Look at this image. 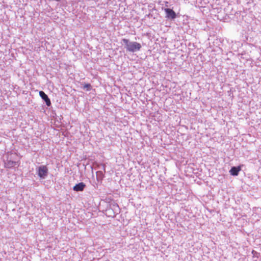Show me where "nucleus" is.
I'll list each match as a JSON object with an SVG mask.
<instances>
[{"instance_id": "5", "label": "nucleus", "mask_w": 261, "mask_h": 261, "mask_svg": "<svg viewBox=\"0 0 261 261\" xmlns=\"http://www.w3.org/2000/svg\"><path fill=\"white\" fill-rule=\"evenodd\" d=\"M40 96L44 100L47 106H50L51 102L48 96L42 91L39 92Z\"/></svg>"}, {"instance_id": "9", "label": "nucleus", "mask_w": 261, "mask_h": 261, "mask_svg": "<svg viewBox=\"0 0 261 261\" xmlns=\"http://www.w3.org/2000/svg\"><path fill=\"white\" fill-rule=\"evenodd\" d=\"M253 257H258V253L254 250L252 251Z\"/></svg>"}, {"instance_id": "8", "label": "nucleus", "mask_w": 261, "mask_h": 261, "mask_svg": "<svg viewBox=\"0 0 261 261\" xmlns=\"http://www.w3.org/2000/svg\"><path fill=\"white\" fill-rule=\"evenodd\" d=\"M84 89H86L87 91H90L91 89V86L89 84H85L84 86Z\"/></svg>"}, {"instance_id": "1", "label": "nucleus", "mask_w": 261, "mask_h": 261, "mask_svg": "<svg viewBox=\"0 0 261 261\" xmlns=\"http://www.w3.org/2000/svg\"><path fill=\"white\" fill-rule=\"evenodd\" d=\"M122 41L125 44L126 50L130 52L134 53L139 51L142 47L139 43L131 42L126 39H123Z\"/></svg>"}, {"instance_id": "11", "label": "nucleus", "mask_w": 261, "mask_h": 261, "mask_svg": "<svg viewBox=\"0 0 261 261\" xmlns=\"http://www.w3.org/2000/svg\"><path fill=\"white\" fill-rule=\"evenodd\" d=\"M253 261H257V260H253Z\"/></svg>"}, {"instance_id": "4", "label": "nucleus", "mask_w": 261, "mask_h": 261, "mask_svg": "<svg viewBox=\"0 0 261 261\" xmlns=\"http://www.w3.org/2000/svg\"><path fill=\"white\" fill-rule=\"evenodd\" d=\"M85 187H86V185L84 182H81L77 184H76L73 187V190L76 192H81V191H84Z\"/></svg>"}, {"instance_id": "3", "label": "nucleus", "mask_w": 261, "mask_h": 261, "mask_svg": "<svg viewBox=\"0 0 261 261\" xmlns=\"http://www.w3.org/2000/svg\"><path fill=\"white\" fill-rule=\"evenodd\" d=\"M164 11L166 13V17L167 18L173 20L176 17V14L173 10L169 8H165Z\"/></svg>"}, {"instance_id": "6", "label": "nucleus", "mask_w": 261, "mask_h": 261, "mask_svg": "<svg viewBox=\"0 0 261 261\" xmlns=\"http://www.w3.org/2000/svg\"><path fill=\"white\" fill-rule=\"evenodd\" d=\"M241 170L240 167H232L229 171L231 175L237 176L238 175L239 171Z\"/></svg>"}, {"instance_id": "10", "label": "nucleus", "mask_w": 261, "mask_h": 261, "mask_svg": "<svg viewBox=\"0 0 261 261\" xmlns=\"http://www.w3.org/2000/svg\"><path fill=\"white\" fill-rule=\"evenodd\" d=\"M98 173H101V172H97V174H98Z\"/></svg>"}, {"instance_id": "7", "label": "nucleus", "mask_w": 261, "mask_h": 261, "mask_svg": "<svg viewBox=\"0 0 261 261\" xmlns=\"http://www.w3.org/2000/svg\"><path fill=\"white\" fill-rule=\"evenodd\" d=\"M17 165V163L15 161L8 160L5 162V167L8 168H12Z\"/></svg>"}, {"instance_id": "2", "label": "nucleus", "mask_w": 261, "mask_h": 261, "mask_svg": "<svg viewBox=\"0 0 261 261\" xmlns=\"http://www.w3.org/2000/svg\"><path fill=\"white\" fill-rule=\"evenodd\" d=\"M38 175L42 179H44L47 175L48 169L45 166H40L38 167Z\"/></svg>"}]
</instances>
